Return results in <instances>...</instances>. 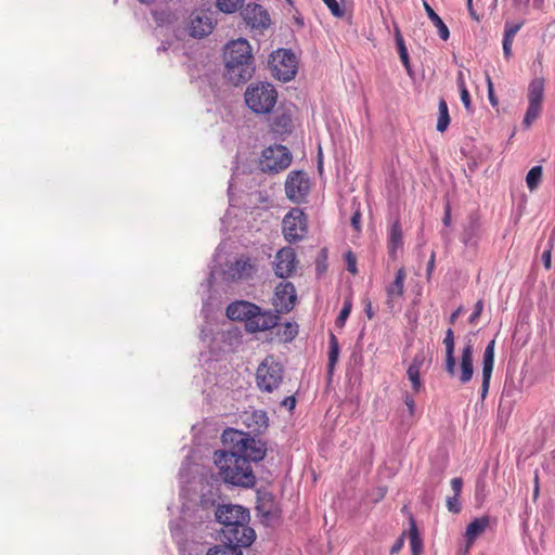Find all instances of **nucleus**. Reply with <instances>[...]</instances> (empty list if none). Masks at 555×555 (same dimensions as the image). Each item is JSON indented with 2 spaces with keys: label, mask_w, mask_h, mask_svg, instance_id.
<instances>
[{
  "label": "nucleus",
  "mask_w": 555,
  "mask_h": 555,
  "mask_svg": "<svg viewBox=\"0 0 555 555\" xmlns=\"http://www.w3.org/2000/svg\"><path fill=\"white\" fill-rule=\"evenodd\" d=\"M443 224L446 227H449L450 225V222H451V212H450V207L447 206L446 207V212H444V217H443Z\"/></svg>",
  "instance_id": "obj_53"
},
{
  "label": "nucleus",
  "mask_w": 555,
  "mask_h": 555,
  "mask_svg": "<svg viewBox=\"0 0 555 555\" xmlns=\"http://www.w3.org/2000/svg\"><path fill=\"white\" fill-rule=\"evenodd\" d=\"M512 46L513 40L503 38V53L507 59L512 55Z\"/></svg>",
  "instance_id": "obj_48"
},
{
  "label": "nucleus",
  "mask_w": 555,
  "mask_h": 555,
  "mask_svg": "<svg viewBox=\"0 0 555 555\" xmlns=\"http://www.w3.org/2000/svg\"><path fill=\"white\" fill-rule=\"evenodd\" d=\"M242 15L253 28H268L270 26V16L263 7L259 4H247L242 11Z\"/></svg>",
  "instance_id": "obj_19"
},
{
  "label": "nucleus",
  "mask_w": 555,
  "mask_h": 555,
  "mask_svg": "<svg viewBox=\"0 0 555 555\" xmlns=\"http://www.w3.org/2000/svg\"><path fill=\"white\" fill-rule=\"evenodd\" d=\"M339 357V344L337 337L331 333L330 335V350H328V363H327V373L330 376L333 375L335 365L338 361Z\"/></svg>",
  "instance_id": "obj_30"
},
{
  "label": "nucleus",
  "mask_w": 555,
  "mask_h": 555,
  "mask_svg": "<svg viewBox=\"0 0 555 555\" xmlns=\"http://www.w3.org/2000/svg\"><path fill=\"white\" fill-rule=\"evenodd\" d=\"M351 301L349 299L345 300L344 307L339 312V315L336 319V325L339 327H343L346 323V320L348 319L350 312H351Z\"/></svg>",
  "instance_id": "obj_36"
},
{
  "label": "nucleus",
  "mask_w": 555,
  "mask_h": 555,
  "mask_svg": "<svg viewBox=\"0 0 555 555\" xmlns=\"http://www.w3.org/2000/svg\"><path fill=\"white\" fill-rule=\"evenodd\" d=\"M345 260L347 263V270L351 274H356L358 272V269H357V258H356L354 254L352 251H347L345 254Z\"/></svg>",
  "instance_id": "obj_41"
},
{
  "label": "nucleus",
  "mask_w": 555,
  "mask_h": 555,
  "mask_svg": "<svg viewBox=\"0 0 555 555\" xmlns=\"http://www.w3.org/2000/svg\"><path fill=\"white\" fill-rule=\"evenodd\" d=\"M244 0H217L218 9L223 13H234L243 4Z\"/></svg>",
  "instance_id": "obj_35"
},
{
  "label": "nucleus",
  "mask_w": 555,
  "mask_h": 555,
  "mask_svg": "<svg viewBox=\"0 0 555 555\" xmlns=\"http://www.w3.org/2000/svg\"><path fill=\"white\" fill-rule=\"evenodd\" d=\"M423 7L425 9V12H426L428 18L437 27L439 37L443 41H447L450 37V31H449L448 26L444 24V22L441 20V17L434 11V9L428 4L427 1L423 0Z\"/></svg>",
  "instance_id": "obj_27"
},
{
  "label": "nucleus",
  "mask_w": 555,
  "mask_h": 555,
  "mask_svg": "<svg viewBox=\"0 0 555 555\" xmlns=\"http://www.w3.org/2000/svg\"><path fill=\"white\" fill-rule=\"evenodd\" d=\"M541 178H542V166H534L532 167L527 176H526V183H527V186L530 191H534L540 182H541Z\"/></svg>",
  "instance_id": "obj_34"
},
{
  "label": "nucleus",
  "mask_w": 555,
  "mask_h": 555,
  "mask_svg": "<svg viewBox=\"0 0 555 555\" xmlns=\"http://www.w3.org/2000/svg\"><path fill=\"white\" fill-rule=\"evenodd\" d=\"M223 542L224 544L222 545H215L210 547L206 555H243L242 551L240 550L241 546L227 541Z\"/></svg>",
  "instance_id": "obj_31"
},
{
  "label": "nucleus",
  "mask_w": 555,
  "mask_h": 555,
  "mask_svg": "<svg viewBox=\"0 0 555 555\" xmlns=\"http://www.w3.org/2000/svg\"><path fill=\"white\" fill-rule=\"evenodd\" d=\"M297 300L296 289L291 282H281L274 292L273 305L279 314L289 312Z\"/></svg>",
  "instance_id": "obj_15"
},
{
  "label": "nucleus",
  "mask_w": 555,
  "mask_h": 555,
  "mask_svg": "<svg viewBox=\"0 0 555 555\" xmlns=\"http://www.w3.org/2000/svg\"><path fill=\"white\" fill-rule=\"evenodd\" d=\"M405 278V270L401 267L397 270L395 280L386 287V304L390 309H393L395 305L403 297Z\"/></svg>",
  "instance_id": "obj_21"
},
{
  "label": "nucleus",
  "mask_w": 555,
  "mask_h": 555,
  "mask_svg": "<svg viewBox=\"0 0 555 555\" xmlns=\"http://www.w3.org/2000/svg\"><path fill=\"white\" fill-rule=\"evenodd\" d=\"M283 405L286 406L288 410H293L296 405V399L293 396L286 397L283 400Z\"/></svg>",
  "instance_id": "obj_50"
},
{
  "label": "nucleus",
  "mask_w": 555,
  "mask_h": 555,
  "mask_svg": "<svg viewBox=\"0 0 555 555\" xmlns=\"http://www.w3.org/2000/svg\"><path fill=\"white\" fill-rule=\"evenodd\" d=\"M225 77L237 86L249 80L255 72L251 47L246 39L230 41L223 50Z\"/></svg>",
  "instance_id": "obj_3"
},
{
  "label": "nucleus",
  "mask_w": 555,
  "mask_h": 555,
  "mask_svg": "<svg viewBox=\"0 0 555 555\" xmlns=\"http://www.w3.org/2000/svg\"><path fill=\"white\" fill-rule=\"evenodd\" d=\"M216 20L210 10H195L190 15L189 34L193 38H204L215 28Z\"/></svg>",
  "instance_id": "obj_13"
},
{
  "label": "nucleus",
  "mask_w": 555,
  "mask_h": 555,
  "mask_svg": "<svg viewBox=\"0 0 555 555\" xmlns=\"http://www.w3.org/2000/svg\"><path fill=\"white\" fill-rule=\"evenodd\" d=\"M361 218L362 216L359 209H357L351 216L350 223L357 232L361 230Z\"/></svg>",
  "instance_id": "obj_45"
},
{
  "label": "nucleus",
  "mask_w": 555,
  "mask_h": 555,
  "mask_svg": "<svg viewBox=\"0 0 555 555\" xmlns=\"http://www.w3.org/2000/svg\"><path fill=\"white\" fill-rule=\"evenodd\" d=\"M542 261L544 263L545 269H551L552 266V253L551 248L546 249L542 254Z\"/></svg>",
  "instance_id": "obj_47"
},
{
  "label": "nucleus",
  "mask_w": 555,
  "mask_h": 555,
  "mask_svg": "<svg viewBox=\"0 0 555 555\" xmlns=\"http://www.w3.org/2000/svg\"><path fill=\"white\" fill-rule=\"evenodd\" d=\"M256 310L257 305L245 300H238L230 304L227 307L225 313L227 317L233 321L244 322L245 327L247 328V324Z\"/></svg>",
  "instance_id": "obj_20"
},
{
  "label": "nucleus",
  "mask_w": 555,
  "mask_h": 555,
  "mask_svg": "<svg viewBox=\"0 0 555 555\" xmlns=\"http://www.w3.org/2000/svg\"><path fill=\"white\" fill-rule=\"evenodd\" d=\"M283 336L285 340H292L298 334V325L296 323H285L283 325Z\"/></svg>",
  "instance_id": "obj_39"
},
{
  "label": "nucleus",
  "mask_w": 555,
  "mask_h": 555,
  "mask_svg": "<svg viewBox=\"0 0 555 555\" xmlns=\"http://www.w3.org/2000/svg\"><path fill=\"white\" fill-rule=\"evenodd\" d=\"M482 310H483V302H482V300H478L475 304L474 311L469 317V322L475 323L476 320L480 317Z\"/></svg>",
  "instance_id": "obj_44"
},
{
  "label": "nucleus",
  "mask_w": 555,
  "mask_h": 555,
  "mask_svg": "<svg viewBox=\"0 0 555 555\" xmlns=\"http://www.w3.org/2000/svg\"><path fill=\"white\" fill-rule=\"evenodd\" d=\"M451 488L453 491V495L460 496L463 489V480L460 477H455L451 479Z\"/></svg>",
  "instance_id": "obj_43"
},
{
  "label": "nucleus",
  "mask_w": 555,
  "mask_h": 555,
  "mask_svg": "<svg viewBox=\"0 0 555 555\" xmlns=\"http://www.w3.org/2000/svg\"><path fill=\"white\" fill-rule=\"evenodd\" d=\"M214 463L219 469L220 478L225 483L244 489H251L256 486L257 478L249 461L234 451H215Z\"/></svg>",
  "instance_id": "obj_2"
},
{
  "label": "nucleus",
  "mask_w": 555,
  "mask_h": 555,
  "mask_svg": "<svg viewBox=\"0 0 555 555\" xmlns=\"http://www.w3.org/2000/svg\"><path fill=\"white\" fill-rule=\"evenodd\" d=\"M473 356H474V343H473V339L467 338L466 343L462 349V352H461L459 371L456 370V374H455V376H457L459 380L462 384H467L473 378V374H474Z\"/></svg>",
  "instance_id": "obj_17"
},
{
  "label": "nucleus",
  "mask_w": 555,
  "mask_h": 555,
  "mask_svg": "<svg viewBox=\"0 0 555 555\" xmlns=\"http://www.w3.org/2000/svg\"><path fill=\"white\" fill-rule=\"evenodd\" d=\"M539 492H540V486H539V475L538 473L535 472L534 474V489H533V500L535 501L539 496Z\"/></svg>",
  "instance_id": "obj_52"
},
{
  "label": "nucleus",
  "mask_w": 555,
  "mask_h": 555,
  "mask_svg": "<svg viewBox=\"0 0 555 555\" xmlns=\"http://www.w3.org/2000/svg\"><path fill=\"white\" fill-rule=\"evenodd\" d=\"M216 519L222 525L220 530L223 541L237 546H249L256 539L255 530L248 526L249 511L242 505L221 504L215 512Z\"/></svg>",
  "instance_id": "obj_1"
},
{
  "label": "nucleus",
  "mask_w": 555,
  "mask_h": 555,
  "mask_svg": "<svg viewBox=\"0 0 555 555\" xmlns=\"http://www.w3.org/2000/svg\"><path fill=\"white\" fill-rule=\"evenodd\" d=\"M280 320V314L271 310H262L257 306V310L253 313L247 331L250 333L263 332L273 328Z\"/></svg>",
  "instance_id": "obj_16"
},
{
  "label": "nucleus",
  "mask_w": 555,
  "mask_h": 555,
  "mask_svg": "<svg viewBox=\"0 0 555 555\" xmlns=\"http://www.w3.org/2000/svg\"><path fill=\"white\" fill-rule=\"evenodd\" d=\"M404 403L408 406L410 414L413 415L414 412H415V401H414V399L410 395H405L404 396Z\"/></svg>",
  "instance_id": "obj_49"
},
{
  "label": "nucleus",
  "mask_w": 555,
  "mask_h": 555,
  "mask_svg": "<svg viewBox=\"0 0 555 555\" xmlns=\"http://www.w3.org/2000/svg\"><path fill=\"white\" fill-rule=\"evenodd\" d=\"M297 263V255L294 248L283 247L276 253L273 261L274 274L281 279L289 278L295 272Z\"/></svg>",
  "instance_id": "obj_14"
},
{
  "label": "nucleus",
  "mask_w": 555,
  "mask_h": 555,
  "mask_svg": "<svg viewBox=\"0 0 555 555\" xmlns=\"http://www.w3.org/2000/svg\"><path fill=\"white\" fill-rule=\"evenodd\" d=\"M310 191V181L304 171H292L285 182V192L293 202L300 204L306 201Z\"/></svg>",
  "instance_id": "obj_12"
},
{
  "label": "nucleus",
  "mask_w": 555,
  "mask_h": 555,
  "mask_svg": "<svg viewBox=\"0 0 555 555\" xmlns=\"http://www.w3.org/2000/svg\"><path fill=\"white\" fill-rule=\"evenodd\" d=\"M247 426L253 427L254 431H262L268 427L269 418L267 413L260 410L253 411L248 416Z\"/></svg>",
  "instance_id": "obj_28"
},
{
  "label": "nucleus",
  "mask_w": 555,
  "mask_h": 555,
  "mask_svg": "<svg viewBox=\"0 0 555 555\" xmlns=\"http://www.w3.org/2000/svg\"><path fill=\"white\" fill-rule=\"evenodd\" d=\"M521 27H522V23L506 22L503 38L514 41L516 34L520 30Z\"/></svg>",
  "instance_id": "obj_37"
},
{
  "label": "nucleus",
  "mask_w": 555,
  "mask_h": 555,
  "mask_svg": "<svg viewBox=\"0 0 555 555\" xmlns=\"http://www.w3.org/2000/svg\"><path fill=\"white\" fill-rule=\"evenodd\" d=\"M426 361L425 352L424 350H420L413 358L411 364L408 367L406 375L408 378L412 383V388L414 392H420L422 389V382H421V370L424 366Z\"/></svg>",
  "instance_id": "obj_22"
},
{
  "label": "nucleus",
  "mask_w": 555,
  "mask_h": 555,
  "mask_svg": "<svg viewBox=\"0 0 555 555\" xmlns=\"http://www.w3.org/2000/svg\"><path fill=\"white\" fill-rule=\"evenodd\" d=\"M470 240H472V238H470V237H468V236L465 234V236H464V238H463V242L465 243V245H468V244H470Z\"/></svg>",
  "instance_id": "obj_58"
},
{
  "label": "nucleus",
  "mask_w": 555,
  "mask_h": 555,
  "mask_svg": "<svg viewBox=\"0 0 555 555\" xmlns=\"http://www.w3.org/2000/svg\"><path fill=\"white\" fill-rule=\"evenodd\" d=\"M439 117L437 121V130L439 132H444L450 124V116L448 111V104L444 99H440L439 105Z\"/></svg>",
  "instance_id": "obj_33"
},
{
  "label": "nucleus",
  "mask_w": 555,
  "mask_h": 555,
  "mask_svg": "<svg viewBox=\"0 0 555 555\" xmlns=\"http://www.w3.org/2000/svg\"><path fill=\"white\" fill-rule=\"evenodd\" d=\"M460 95H461V100H462L466 111L470 112L472 103H470V95H469L467 88L460 89Z\"/></svg>",
  "instance_id": "obj_42"
},
{
  "label": "nucleus",
  "mask_w": 555,
  "mask_h": 555,
  "mask_svg": "<svg viewBox=\"0 0 555 555\" xmlns=\"http://www.w3.org/2000/svg\"><path fill=\"white\" fill-rule=\"evenodd\" d=\"M258 262L256 257L241 255L228 267L225 274L233 282L251 280L258 272Z\"/></svg>",
  "instance_id": "obj_11"
},
{
  "label": "nucleus",
  "mask_w": 555,
  "mask_h": 555,
  "mask_svg": "<svg viewBox=\"0 0 555 555\" xmlns=\"http://www.w3.org/2000/svg\"><path fill=\"white\" fill-rule=\"evenodd\" d=\"M292 163V154L284 145L276 144L264 149L261 153L260 169L263 172L285 170Z\"/></svg>",
  "instance_id": "obj_7"
},
{
  "label": "nucleus",
  "mask_w": 555,
  "mask_h": 555,
  "mask_svg": "<svg viewBox=\"0 0 555 555\" xmlns=\"http://www.w3.org/2000/svg\"><path fill=\"white\" fill-rule=\"evenodd\" d=\"M470 336H474V333H470V335L466 336V337H465V340H466L467 338H470V339H472V337H470Z\"/></svg>",
  "instance_id": "obj_62"
},
{
  "label": "nucleus",
  "mask_w": 555,
  "mask_h": 555,
  "mask_svg": "<svg viewBox=\"0 0 555 555\" xmlns=\"http://www.w3.org/2000/svg\"><path fill=\"white\" fill-rule=\"evenodd\" d=\"M434 268H435V253L431 254L430 259H429V261L427 263V273H428V275H430V273L433 272Z\"/></svg>",
  "instance_id": "obj_55"
},
{
  "label": "nucleus",
  "mask_w": 555,
  "mask_h": 555,
  "mask_svg": "<svg viewBox=\"0 0 555 555\" xmlns=\"http://www.w3.org/2000/svg\"><path fill=\"white\" fill-rule=\"evenodd\" d=\"M292 113L286 108H279L271 119L270 128L276 134H286L292 131Z\"/></svg>",
  "instance_id": "obj_24"
},
{
  "label": "nucleus",
  "mask_w": 555,
  "mask_h": 555,
  "mask_svg": "<svg viewBox=\"0 0 555 555\" xmlns=\"http://www.w3.org/2000/svg\"><path fill=\"white\" fill-rule=\"evenodd\" d=\"M404 535H405V533L403 532V533H402V534H401V535L396 540V542L393 543V545H392V546H391V548H390V554H392V555H393V554H397V553H399V552L402 550V547H403V545H404Z\"/></svg>",
  "instance_id": "obj_46"
},
{
  "label": "nucleus",
  "mask_w": 555,
  "mask_h": 555,
  "mask_svg": "<svg viewBox=\"0 0 555 555\" xmlns=\"http://www.w3.org/2000/svg\"><path fill=\"white\" fill-rule=\"evenodd\" d=\"M270 515H271V514H270V512H264V513H263V516H264L266 518H269V517H270Z\"/></svg>",
  "instance_id": "obj_61"
},
{
  "label": "nucleus",
  "mask_w": 555,
  "mask_h": 555,
  "mask_svg": "<svg viewBox=\"0 0 555 555\" xmlns=\"http://www.w3.org/2000/svg\"><path fill=\"white\" fill-rule=\"evenodd\" d=\"M489 526L488 517H479L475 518L472 522L466 527L465 537L469 544L474 543V541L485 532L487 527Z\"/></svg>",
  "instance_id": "obj_26"
},
{
  "label": "nucleus",
  "mask_w": 555,
  "mask_h": 555,
  "mask_svg": "<svg viewBox=\"0 0 555 555\" xmlns=\"http://www.w3.org/2000/svg\"><path fill=\"white\" fill-rule=\"evenodd\" d=\"M395 38H396V44H397L400 60H401L403 66L405 67V69L408 70V73L410 74L411 66H410L409 53H408V49L405 47L404 39L399 29H396Z\"/></svg>",
  "instance_id": "obj_32"
},
{
  "label": "nucleus",
  "mask_w": 555,
  "mask_h": 555,
  "mask_svg": "<svg viewBox=\"0 0 555 555\" xmlns=\"http://www.w3.org/2000/svg\"><path fill=\"white\" fill-rule=\"evenodd\" d=\"M494 347L495 339H492L488 343L485 348L482 356V383H481V398H486L490 387V379L493 372L494 366Z\"/></svg>",
  "instance_id": "obj_18"
},
{
  "label": "nucleus",
  "mask_w": 555,
  "mask_h": 555,
  "mask_svg": "<svg viewBox=\"0 0 555 555\" xmlns=\"http://www.w3.org/2000/svg\"><path fill=\"white\" fill-rule=\"evenodd\" d=\"M224 441H231V450L250 462L262 461L267 453L266 443L235 429H228L223 433Z\"/></svg>",
  "instance_id": "obj_4"
},
{
  "label": "nucleus",
  "mask_w": 555,
  "mask_h": 555,
  "mask_svg": "<svg viewBox=\"0 0 555 555\" xmlns=\"http://www.w3.org/2000/svg\"><path fill=\"white\" fill-rule=\"evenodd\" d=\"M456 83H457L459 90L462 89V88H466L465 80H464V75H463L462 72H460L459 75H457Z\"/></svg>",
  "instance_id": "obj_54"
},
{
  "label": "nucleus",
  "mask_w": 555,
  "mask_h": 555,
  "mask_svg": "<svg viewBox=\"0 0 555 555\" xmlns=\"http://www.w3.org/2000/svg\"><path fill=\"white\" fill-rule=\"evenodd\" d=\"M331 13L336 17H343L345 15V10L340 7V4L336 0H322Z\"/></svg>",
  "instance_id": "obj_38"
},
{
  "label": "nucleus",
  "mask_w": 555,
  "mask_h": 555,
  "mask_svg": "<svg viewBox=\"0 0 555 555\" xmlns=\"http://www.w3.org/2000/svg\"><path fill=\"white\" fill-rule=\"evenodd\" d=\"M388 244H389V256L391 258H396L397 250L401 249L403 246L402 230H401V224H400L399 220H396L390 227Z\"/></svg>",
  "instance_id": "obj_25"
},
{
  "label": "nucleus",
  "mask_w": 555,
  "mask_h": 555,
  "mask_svg": "<svg viewBox=\"0 0 555 555\" xmlns=\"http://www.w3.org/2000/svg\"><path fill=\"white\" fill-rule=\"evenodd\" d=\"M462 311V308L460 307L459 309H456L451 315H450V319H449V322L451 324H454L455 320L457 319V317L460 315Z\"/></svg>",
  "instance_id": "obj_57"
},
{
  "label": "nucleus",
  "mask_w": 555,
  "mask_h": 555,
  "mask_svg": "<svg viewBox=\"0 0 555 555\" xmlns=\"http://www.w3.org/2000/svg\"><path fill=\"white\" fill-rule=\"evenodd\" d=\"M443 345L446 347L444 370L449 376L455 377V374H456V361H455V356H454L455 341H454V333L451 327H449L446 331V335L443 338Z\"/></svg>",
  "instance_id": "obj_23"
},
{
  "label": "nucleus",
  "mask_w": 555,
  "mask_h": 555,
  "mask_svg": "<svg viewBox=\"0 0 555 555\" xmlns=\"http://www.w3.org/2000/svg\"><path fill=\"white\" fill-rule=\"evenodd\" d=\"M271 67L279 80L287 82L297 73V59L291 50L279 49L271 54Z\"/></svg>",
  "instance_id": "obj_10"
},
{
  "label": "nucleus",
  "mask_w": 555,
  "mask_h": 555,
  "mask_svg": "<svg viewBox=\"0 0 555 555\" xmlns=\"http://www.w3.org/2000/svg\"><path fill=\"white\" fill-rule=\"evenodd\" d=\"M365 313H366V315H367V318L370 320L374 315L373 310H372V305H371V301L369 299L365 301Z\"/></svg>",
  "instance_id": "obj_56"
},
{
  "label": "nucleus",
  "mask_w": 555,
  "mask_h": 555,
  "mask_svg": "<svg viewBox=\"0 0 555 555\" xmlns=\"http://www.w3.org/2000/svg\"><path fill=\"white\" fill-rule=\"evenodd\" d=\"M447 508L449 512H451L453 514H459L462 509L460 496L452 495V496L447 498Z\"/></svg>",
  "instance_id": "obj_40"
},
{
  "label": "nucleus",
  "mask_w": 555,
  "mask_h": 555,
  "mask_svg": "<svg viewBox=\"0 0 555 555\" xmlns=\"http://www.w3.org/2000/svg\"><path fill=\"white\" fill-rule=\"evenodd\" d=\"M141 3H144V4H150L152 3L154 0H139Z\"/></svg>",
  "instance_id": "obj_60"
},
{
  "label": "nucleus",
  "mask_w": 555,
  "mask_h": 555,
  "mask_svg": "<svg viewBox=\"0 0 555 555\" xmlns=\"http://www.w3.org/2000/svg\"><path fill=\"white\" fill-rule=\"evenodd\" d=\"M467 5L470 11V14L474 15L473 8H472V0H467Z\"/></svg>",
  "instance_id": "obj_59"
},
{
  "label": "nucleus",
  "mask_w": 555,
  "mask_h": 555,
  "mask_svg": "<svg viewBox=\"0 0 555 555\" xmlns=\"http://www.w3.org/2000/svg\"><path fill=\"white\" fill-rule=\"evenodd\" d=\"M409 538H410L412 555H421V553L423 551V542L420 537L415 520L412 516L410 517Z\"/></svg>",
  "instance_id": "obj_29"
},
{
  "label": "nucleus",
  "mask_w": 555,
  "mask_h": 555,
  "mask_svg": "<svg viewBox=\"0 0 555 555\" xmlns=\"http://www.w3.org/2000/svg\"><path fill=\"white\" fill-rule=\"evenodd\" d=\"M487 81H488L489 100H490L492 105H495L496 101H495L494 95H493V85H492V81H491L490 77L487 78Z\"/></svg>",
  "instance_id": "obj_51"
},
{
  "label": "nucleus",
  "mask_w": 555,
  "mask_h": 555,
  "mask_svg": "<svg viewBox=\"0 0 555 555\" xmlns=\"http://www.w3.org/2000/svg\"><path fill=\"white\" fill-rule=\"evenodd\" d=\"M284 377L283 365L274 357H267L258 366L256 383L261 391L272 392L278 389Z\"/></svg>",
  "instance_id": "obj_6"
},
{
  "label": "nucleus",
  "mask_w": 555,
  "mask_h": 555,
  "mask_svg": "<svg viewBox=\"0 0 555 555\" xmlns=\"http://www.w3.org/2000/svg\"><path fill=\"white\" fill-rule=\"evenodd\" d=\"M545 80L541 77L532 79L528 87V108L526 111L522 125L529 128L535 121L542 112V102L544 99Z\"/></svg>",
  "instance_id": "obj_9"
},
{
  "label": "nucleus",
  "mask_w": 555,
  "mask_h": 555,
  "mask_svg": "<svg viewBox=\"0 0 555 555\" xmlns=\"http://www.w3.org/2000/svg\"><path fill=\"white\" fill-rule=\"evenodd\" d=\"M247 107L257 115L272 112L278 102V91L269 82L250 83L244 93Z\"/></svg>",
  "instance_id": "obj_5"
},
{
  "label": "nucleus",
  "mask_w": 555,
  "mask_h": 555,
  "mask_svg": "<svg viewBox=\"0 0 555 555\" xmlns=\"http://www.w3.org/2000/svg\"><path fill=\"white\" fill-rule=\"evenodd\" d=\"M282 231L288 243L301 241L308 232V219L299 208H292L283 218Z\"/></svg>",
  "instance_id": "obj_8"
}]
</instances>
